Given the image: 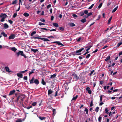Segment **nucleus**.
Returning a JSON list of instances; mask_svg holds the SVG:
<instances>
[{"mask_svg":"<svg viewBox=\"0 0 122 122\" xmlns=\"http://www.w3.org/2000/svg\"><path fill=\"white\" fill-rule=\"evenodd\" d=\"M28 71V70H25L24 71H21L20 72V73H25V72H26Z\"/></svg>","mask_w":122,"mask_h":122,"instance_id":"nucleus-55","label":"nucleus"},{"mask_svg":"<svg viewBox=\"0 0 122 122\" xmlns=\"http://www.w3.org/2000/svg\"><path fill=\"white\" fill-rule=\"evenodd\" d=\"M35 84L36 85H38L39 83V80L37 79H35Z\"/></svg>","mask_w":122,"mask_h":122,"instance_id":"nucleus-15","label":"nucleus"},{"mask_svg":"<svg viewBox=\"0 0 122 122\" xmlns=\"http://www.w3.org/2000/svg\"><path fill=\"white\" fill-rule=\"evenodd\" d=\"M112 18V16H111L109 19V20H108V24H109L110 23V22L111 21Z\"/></svg>","mask_w":122,"mask_h":122,"instance_id":"nucleus-34","label":"nucleus"},{"mask_svg":"<svg viewBox=\"0 0 122 122\" xmlns=\"http://www.w3.org/2000/svg\"><path fill=\"white\" fill-rule=\"evenodd\" d=\"M16 54L17 55V56L18 57L19 55L20 54L21 55L23 56L25 58H27V56L22 51H19V52H16Z\"/></svg>","mask_w":122,"mask_h":122,"instance_id":"nucleus-2","label":"nucleus"},{"mask_svg":"<svg viewBox=\"0 0 122 122\" xmlns=\"http://www.w3.org/2000/svg\"><path fill=\"white\" fill-rule=\"evenodd\" d=\"M53 43H57L59 46L61 45L63 46L64 45L62 43L60 42L59 41H54L52 42Z\"/></svg>","mask_w":122,"mask_h":122,"instance_id":"nucleus-9","label":"nucleus"},{"mask_svg":"<svg viewBox=\"0 0 122 122\" xmlns=\"http://www.w3.org/2000/svg\"><path fill=\"white\" fill-rule=\"evenodd\" d=\"M99 109V107H97L96 108L95 110V111L96 112H97L98 111Z\"/></svg>","mask_w":122,"mask_h":122,"instance_id":"nucleus-37","label":"nucleus"},{"mask_svg":"<svg viewBox=\"0 0 122 122\" xmlns=\"http://www.w3.org/2000/svg\"><path fill=\"white\" fill-rule=\"evenodd\" d=\"M40 29H41V30H46V31H47L48 30V29H46V28H40Z\"/></svg>","mask_w":122,"mask_h":122,"instance_id":"nucleus-52","label":"nucleus"},{"mask_svg":"<svg viewBox=\"0 0 122 122\" xmlns=\"http://www.w3.org/2000/svg\"><path fill=\"white\" fill-rule=\"evenodd\" d=\"M91 55L90 54H88L86 56V58H89L90 56Z\"/></svg>","mask_w":122,"mask_h":122,"instance_id":"nucleus-59","label":"nucleus"},{"mask_svg":"<svg viewBox=\"0 0 122 122\" xmlns=\"http://www.w3.org/2000/svg\"><path fill=\"white\" fill-rule=\"evenodd\" d=\"M72 16L74 17L77 18L78 17L77 15L75 14H73Z\"/></svg>","mask_w":122,"mask_h":122,"instance_id":"nucleus-56","label":"nucleus"},{"mask_svg":"<svg viewBox=\"0 0 122 122\" xmlns=\"http://www.w3.org/2000/svg\"><path fill=\"white\" fill-rule=\"evenodd\" d=\"M122 42H120L118 43L117 44V47H119L120 45H122Z\"/></svg>","mask_w":122,"mask_h":122,"instance_id":"nucleus-43","label":"nucleus"},{"mask_svg":"<svg viewBox=\"0 0 122 122\" xmlns=\"http://www.w3.org/2000/svg\"><path fill=\"white\" fill-rule=\"evenodd\" d=\"M7 16V15L5 13H1L0 15V17L2 18L0 21L3 22L5 21V19L6 18Z\"/></svg>","mask_w":122,"mask_h":122,"instance_id":"nucleus-1","label":"nucleus"},{"mask_svg":"<svg viewBox=\"0 0 122 122\" xmlns=\"http://www.w3.org/2000/svg\"><path fill=\"white\" fill-rule=\"evenodd\" d=\"M59 29L61 31H63L64 30V28L62 27H60Z\"/></svg>","mask_w":122,"mask_h":122,"instance_id":"nucleus-53","label":"nucleus"},{"mask_svg":"<svg viewBox=\"0 0 122 122\" xmlns=\"http://www.w3.org/2000/svg\"><path fill=\"white\" fill-rule=\"evenodd\" d=\"M40 20V21L43 22H44L45 21V20L43 18L41 19Z\"/></svg>","mask_w":122,"mask_h":122,"instance_id":"nucleus-49","label":"nucleus"},{"mask_svg":"<svg viewBox=\"0 0 122 122\" xmlns=\"http://www.w3.org/2000/svg\"><path fill=\"white\" fill-rule=\"evenodd\" d=\"M36 33V31H34L32 32L31 33V36H33V35L35 34Z\"/></svg>","mask_w":122,"mask_h":122,"instance_id":"nucleus-38","label":"nucleus"},{"mask_svg":"<svg viewBox=\"0 0 122 122\" xmlns=\"http://www.w3.org/2000/svg\"><path fill=\"white\" fill-rule=\"evenodd\" d=\"M22 120L20 119H18L16 121V122H22Z\"/></svg>","mask_w":122,"mask_h":122,"instance_id":"nucleus-42","label":"nucleus"},{"mask_svg":"<svg viewBox=\"0 0 122 122\" xmlns=\"http://www.w3.org/2000/svg\"><path fill=\"white\" fill-rule=\"evenodd\" d=\"M53 91L51 89H49L48 90V95H50L51 94L53 93Z\"/></svg>","mask_w":122,"mask_h":122,"instance_id":"nucleus-14","label":"nucleus"},{"mask_svg":"<svg viewBox=\"0 0 122 122\" xmlns=\"http://www.w3.org/2000/svg\"><path fill=\"white\" fill-rule=\"evenodd\" d=\"M55 36H56V35H54V36H49L47 37L48 38H54V37H56Z\"/></svg>","mask_w":122,"mask_h":122,"instance_id":"nucleus-41","label":"nucleus"},{"mask_svg":"<svg viewBox=\"0 0 122 122\" xmlns=\"http://www.w3.org/2000/svg\"><path fill=\"white\" fill-rule=\"evenodd\" d=\"M3 27L5 29H6L8 28L9 26L7 24L5 23L4 24Z\"/></svg>","mask_w":122,"mask_h":122,"instance_id":"nucleus-11","label":"nucleus"},{"mask_svg":"<svg viewBox=\"0 0 122 122\" xmlns=\"http://www.w3.org/2000/svg\"><path fill=\"white\" fill-rule=\"evenodd\" d=\"M24 98V96L23 95H20L17 98V101H18L20 102L22 101L23 100Z\"/></svg>","mask_w":122,"mask_h":122,"instance_id":"nucleus-4","label":"nucleus"},{"mask_svg":"<svg viewBox=\"0 0 122 122\" xmlns=\"http://www.w3.org/2000/svg\"><path fill=\"white\" fill-rule=\"evenodd\" d=\"M69 25L71 27H73L75 26V25L74 23H69Z\"/></svg>","mask_w":122,"mask_h":122,"instance_id":"nucleus-17","label":"nucleus"},{"mask_svg":"<svg viewBox=\"0 0 122 122\" xmlns=\"http://www.w3.org/2000/svg\"><path fill=\"white\" fill-rule=\"evenodd\" d=\"M80 21L82 23H84L86 21V20L85 18H84L81 20Z\"/></svg>","mask_w":122,"mask_h":122,"instance_id":"nucleus-24","label":"nucleus"},{"mask_svg":"<svg viewBox=\"0 0 122 122\" xmlns=\"http://www.w3.org/2000/svg\"><path fill=\"white\" fill-rule=\"evenodd\" d=\"M17 3V0H14L13 1L12 3H11V4H15Z\"/></svg>","mask_w":122,"mask_h":122,"instance_id":"nucleus-28","label":"nucleus"},{"mask_svg":"<svg viewBox=\"0 0 122 122\" xmlns=\"http://www.w3.org/2000/svg\"><path fill=\"white\" fill-rule=\"evenodd\" d=\"M32 107V106H30L29 107H28L26 108L27 109H29Z\"/></svg>","mask_w":122,"mask_h":122,"instance_id":"nucleus-64","label":"nucleus"},{"mask_svg":"<svg viewBox=\"0 0 122 122\" xmlns=\"http://www.w3.org/2000/svg\"><path fill=\"white\" fill-rule=\"evenodd\" d=\"M72 76H73V78L74 79L75 81L78 80L79 79V76L77 74L75 73L73 74Z\"/></svg>","mask_w":122,"mask_h":122,"instance_id":"nucleus-3","label":"nucleus"},{"mask_svg":"<svg viewBox=\"0 0 122 122\" xmlns=\"http://www.w3.org/2000/svg\"><path fill=\"white\" fill-rule=\"evenodd\" d=\"M43 38L42 39H41V40H43L45 41H49V40H48L47 38Z\"/></svg>","mask_w":122,"mask_h":122,"instance_id":"nucleus-30","label":"nucleus"},{"mask_svg":"<svg viewBox=\"0 0 122 122\" xmlns=\"http://www.w3.org/2000/svg\"><path fill=\"white\" fill-rule=\"evenodd\" d=\"M23 15L24 16H25V17H28V16H29V14L26 12L24 13L23 14Z\"/></svg>","mask_w":122,"mask_h":122,"instance_id":"nucleus-20","label":"nucleus"},{"mask_svg":"<svg viewBox=\"0 0 122 122\" xmlns=\"http://www.w3.org/2000/svg\"><path fill=\"white\" fill-rule=\"evenodd\" d=\"M1 34L3 35V36L5 37H7V34H5L4 32H2L1 33Z\"/></svg>","mask_w":122,"mask_h":122,"instance_id":"nucleus-19","label":"nucleus"},{"mask_svg":"<svg viewBox=\"0 0 122 122\" xmlns=\"http://www.w3.org/2000/svg\"><path fill=\"white\" fill-rule=\"evenodd\" d=\"M78 97V95H76L75 96L73 97L71 101L76 100Z\"/></svg>","mask_w":122,"mask_h":122,"instance_id":"nucleus-26","label":"nucleus"},{"mask_svg":"<svg viewBox=\"0 0 122 122\" xmlns=\"http://www.w3.org/2000/svg\"><path fill=\"white\" fill-rule=\"evenodd\" d=\"M23 79L24 80H27V76H24L23 78Z\"/></svg>","mask_w":122,"mask_h":122,"instance_id":"nucleus-62","label":"nucleus"},{"mask_svg":"<svg viewBox=\"0 0 122 122\" xmlns=\"http://www.w3.org/2000/svg\"><path fill=\"white\" fill-rule=\"evenodd\" d=\"M95 70H93L90 73H89V75L90 76H91L92 75L93 73L95 71Z\"/></svg>","mask_w":122,"mask_h":122,"instance_id":"nucleus-27","label":"nucleus"},{"mask_svg":"<svg viewBox=\"0 0 122 122\" xmlns=\"http://www.w3.org/2000/svg\"><path fill=\"white\" fill-rule=\"evenodd\" d=\"M15 36V35L13 34H11L9 36V39H13L14 38Z\"/></svg>","mask_w":122,"mask_h":122,"instance_id":"nucleus-6","label":"nucleus"},{"mask_svg":"<svg viewBox=\"0 0 122 122\" xmlns=\"http://www.w3.org/2000/svg\"><path fill=\"white\" fill-rule=\"evenodd\" d=\"M84 49V48H82L81 49L78 50L76 51V53H78L81 52L82 51H83Z\"/></svg>","mask_w":122,"mask_h":122,"instance_id":"nucleus-13","label":"nucleus"},{"mask_svg":"<svg viewBox=\"0 0 122 122\" xmlns=\"http://www.w3.org/2000/svg\"><path fill=\"white\" fill-rule=\"evenodd\" d=\"M48 30H50V31H56V30L55 29H52L50 30L48 29Z\"/></svg>","mask_w":122,"mask_h":122,"instance_id":"nucleus-47","label":"nucleus"},{"mask_svg":"<svg viewBox=\"0 0 122 122\" xmlns=\"http://www.w3.org/2000/svg\"><path fill=\"white\" fill-rule=\"evenodd\" d=\"M25 8L27 9H28L30 7V6L28 5H25Z\"/></svg>","mask_w":122,"mask_h":122,"instance_id":"nucleus-36","label":"nucleus"},{"mask_svg":"<svg viewBox=\"0 0 122 122\" xmlns=\"http://www.w3.org/2000/svg\"><path fill=\"white\" fill-rule=\"evenodd\" d=\"M41 83L43 85H45L46 83V82H45L43 79H42Z\"/></svg>","mask_w":122,"mask_h":122,"instance_id":"nucleus-18","label":"nucleus"},{"mask_svg":"<svg viewBox=\"0 0 122 122\" xmlns=\"http://www.w3.org/2000/svg\"><path fill=\"white\" fill-rule=\"evenodd\" d=\"M5 69L6 70V72H8L9 73L10 72H13L11 70H10L9 68L7 66L5 67Z\"/></svg>","mask_w":122,"mask_h":122,"instance_id":"nucleus-10","label":"nucleus"},{"mask_svg":"<svg viewBox=\"0 0 122 122\" xmlns=\"http://www.w3.org/2000/svg\"><path fill=\"white\" fill-rule=\"evenodd\" d=\"M83 12L85 14H87L88 13V10H85Z\"/></svg>","mask_w":122,"mask_h":122,"instance_id":"nucleus-40","label":"nucleus"},{"mask_svg":"<svg viewBox=\"0 0 122 122\" xmlns=\"http://www.w3.org/2000/svg\"><path fill=\"white\" fill-rule=\"evenodd\" d=\"M34 78L33 77L30 80V84H32L33 83V80H34Z\"/></svg>","mask_w":122,"mask_h":122,"instance_id":"nucleus-23","label":"nucleus"},{"mask_svg":"<svg viewBox=\"0 0 122 122\" xmlns=\"http://www.w3.org/2000/svg\"><path fill=\"white\" fill-rule=\"evenodd\" d=\"M102 95H101L100 97V101L101 102L102 101Z\"/></svg>","mask_w":122,"mask_h":122,"instance_id":"nucleus-48","label":"nucleus"},{"mask_svg":"<svg viewBox=\"0 0 122 122\" xmlns=\"http://www.w3.org/2000/svg\"><path fill=\"white\" fill-rule=\"evenodd\" d=\"M8 22L11 24H12L13 23V21L11 20H9Z\"/></svg>","mask_w":122,"mask_h":122,"instance_id":"nucleus-58","label":"nucleus"},{"mask_svg":"<svg viewBox=\"0 0 122 122\" xmlns=\"http://www.w3.org/2000/svg\"><path fill=\"white\" fill-rule=\"evenodd\" d=\"M51 7V5L50 4H49L47 5V9H48L49 8Z\"/></svg>","mask_w":122,"mask_h":122,"instance_id":"nucleus-61","label":"nucleus"},{"mask_svg":"<svg viewBox=\"0 0 122 122\" xmlns=\"http://www.w3.org/2000/svg\"><path fill=\"white\" fill-rule=\"evenodd\" d=\"M40 37L38 35H36L33 36V37H32L31 38L32 39H42L43 38H42L39 37Z\"/></svg>","mask_w":122,"mask_h":122,"instance_id":"nucleus-5","label":"nucleus"},{"mask_svg":"<svg viewBox=\"0 0 122 122\" xmlns=\"http://www.w3.org/2000/svg\"><path fill=\"white\" fill-rule=\"evenodd\" d=\"M105 113H107V114H108V108H106L105 109Z\"/></svg>","mask_w":122,"mask_h":122,"instance_id":"nucleus-35","label":"nucleus"},{"mask_svg":"<svg viewBox=\"0 0 122 122\" xmlns=\"http://www.w3.org/2000/svg\"><path fill=\"white\" fill-rule=\"evenodd\" d=\"M102 117L99 116L98 118V121L99 122H101V120Z\"/></svg>","mask_w":122,"mask_h":122,"instance_id":"nucleus-50","label":"nucleus"},{"mask_svg":"<svg viewBox=\"0 0 122 122\" xmlns=\"http://www.w3.org/2000/svg\"><path fill=\"white\" fill-rule=\"evenodd\" d=\"M53 25L55 27H59V25L58 23H54L53 24Z\"/></svg>","mask_w":122,"mask_h":122,"instance_id":"nucleus-21","label":"nucleus"},{"mask_svg":"<svg viewBox=\"0 0 122 122\" xmlns=\"http://www.w3.org/2000/svg\"><path fill=\"white\" fill-rule=\"evenodd\" d=\"M93 106V102L92 101H91V103L90 105V107H92Z\"/></svg>","mask_w":122,"mask_h":122,"instance_id":"nucleus-60","label":"nucleus"},{"mask_svg":"<svg viewBox=\"0 0 122 122\" xmlns=\"http://www.w3.org/2000/svg\"><path fill=\"white\" fill-rule=\"evenodd\" d=\"M94 5V4H92V5L90 6V7H89L88 8V9H91L92 8L93 6Z\"/></svg>","mask_w":122,"mask_h":122,"instance_id":"nucleus-46","label":"nucleus"},{"mask_svg":"<svg viewBox=\"0 0 122 122\" xmlns=\"http://www.w3.org/2000/svg\"><path fill=\"white\" fill-rule=\"evenodd\" d=\"M17 75L18 77H20V78H22L23 77V75L22 73H18Z\"/></svg>","mask_w":122,"mask_h":122,"instance_id":"nucleus-12","label":"nucleus"},{"mask_svg":"<svg viewBox=\"0 0 122 122\" xmlns=\"http://www.w3.org/2000/svg\"><path fill=\"white\" fill-rule=\"evenodd\" d=\"M36 104L37 102H35L33 103L31 105L33 106H35L36 105Z\"/></svg>","mask_w":122,"mask_h":122,"instance_id":"nucleus-51","label":"nucleus"},{"mask_svg":"<svg viewBox=\"0 0 122 122\" xmlns=\"http://www.w3.org/2000/svg\"><path fill=\"white\" fill-rule=\"evenodd\" d=\"M118 8V6H117L116 8H114L112 11V13H114L117 10V9Z\"/></svg>","mask_w":122,"mask_h":122,"instance_id":"nucleus-29","label":"nucleus"},{"mask_svg":"<svg viewBox=\"0 0 122 122\" xmlns=\"http://www.w3.org/2000/svg\"><path fill=\"white\" fill-rule=\"evenodd\" d=\"M15 91H16L14 89H13V90L10 91L8 95L9 96H10L13 95L15 93Z\"/></svg>","mask_w":122,"mask_h":122,"instance_id":"nucleus-7","label":"nucleus"},{"mask_svg":"<svg viewBox=\"0 0 122 122\" xmlns=\"http://www.w3.org/2000/svg\"><path fill=\"white\" fill-rule=\"evenodd\" d=\"M38 118L41 120H43L45 118V117H41V116H39L38 117Z\"/></svg>","mask_w":122,"mask_h":122,"instance_id":"nucleus-31","label":"nucleus"},{"mask_svg":"<svg viewBox=\"0 0 122 122\" xmlns=\"http://www.w3.org/2000/svg\"><path fill=\"white\" fill-rule=\"evenodd\" d=\"M11 50L14 52H15L17 50V49L15 47H13L11 49Z\"/></svg>","mask_w":122,"mask_h":122,"instance_id":"nucleus-25","label":"nucleus"},{"mask_svg":"<svg viewBox=\"0 0 122 122\" xmlns=\"http://www.w3.org/2000/svg\"><path fill=\"white\" fill-rule=\"evenodd\" d=\"M17 15V14L16 13H15L13 15V18H15L16 17Z\"/></svg>","mask_w":122,"mask_h":122,"instance_id":"nucleus-39","label":"nucleus"},{"mask_svg":"<svg viewBox=\"0 0 122 122\" xmlns=\"http://www.w3.org/2000/svg\"><path fill=\"white\" fill-rule=\"evenodd\" d=\"M31 50L32 51H33L34 53H35L38 51V50L37 49H35L33 48H31Z\"/></svg>","mask_w":122,"mask_h":122,"instance_id":"nucleus-16","label":"nucleus"},{"mask_svg":"<svg viewBox=\"0 0 122 122\" xmlns=\"http://www.w3.org/2000/svg\"><path fill=\"white\" fill-rule=\"evenodd\" d=\"M110 56H108L105 59V61H107L108 60L110 59Z\"/></svg>","mask_w":122,"mask_h":122,"instance_id":"nucleus-33","label":"nucleus"},{"mask_svg":"<svg viewBox=\"0 0 122 122\" xmlns=\"http://www.w3.org/2000/svg\"><path fill=\"white\" fill-rule=\"evenodd\" d=\"M86 90L88 92V93L89 94H90L92 93V91L90 90V88L89 87H87Z\"/></svg>","mask_w":122,"mask_h":122,"instance_id":"nucleus-8","label":"nucleus"},{"mask_svg":"<svg viewBox=\"0 0 122 122\" xmlns=\"http://www.w3.org/2000/svg\"><path fill=\"white\" fill-rule=\"evenodd\" d=\"M84 111L86 112V114H88V110L86 108H85Z\"/></svg>","mask_w":122,"mask_h":122,"instance_id":"nucleus-45","label":"nucleus"},{"mask_svg":"<svg viewBox=\"0 0 122 122\" xmlns=\"http://www.w3.org/2000/svg\"><path fill=\"white\" fill-rule=\"evenodd\" d=\"M102 3H101L98 6V8H100L102 6Z\"/></svg>","mask_w":122,"mask_h":122,"instance_id":"nucleus-54","label":"nucleus"},{"mask_svg":"<svg viewBox=\"0 0 122 122\" xmlns=\"http://www.w3.org/2000/svg\"><path fill=\"white\" fill-rule=\"evenodd\" d=\"M92 12H90L89 13H88L87 14V16H90L91 15H92Z\"/></svg>","mask_w":122,"mask_h":122,"instance_id":"nucleus-63","label":"nucleus"},{"mask_svg":"<svg viewBox=\"0 0 122 122\" xmlns=\"http://www.w3.org/2000/svg\"><path fill=\"white\" fill-rule=\"evenodd\" d=\"M56 75L55 74H54L51 76L50 78L51 79L55 78H56Z\"/></svg>","mask_w":122,"mask_h":122,"instance_id":"nucleus-22","label":"nucleus"},{"mask_svg":"<svg viewBox=\"0 0 122 122\" xmlns=\"http://www.w3.org/2000/svg\"><path fill=\"white\" fill-rule=\"evenodd\" d=\"M39 24L40 25H45V24L42 22H39Z\"/></svg>","mask_w":122,"mask_h":122,"instance_id":"nucleus-44","label":"nucleus"},{"mask_svg":"<svg viewBox=\"0 0 122 122\" xmlns=\"http://www.w3.org/2000/svg\"><path fill=\"white\" fill-rule=\"evenodd\" d=\"M102 42L104 43H106L107 42V40L106 39H104L102 40Z\"/></svg>","mask_w":122,"mask_h":122,"instance_id":"nucleus-32","label":"nucleus"},{"mask_svg":"<svg viewBox=\"0 0 122 122\" xmlns=\"http://www.w3.org/2000/svg\"><path fill=\"white\" fill-rule=\"evenodd\" d=\"M34 73V71H31L30 72L29 74V76H30V75L33 73Z\"/></svg>","mask_w":122,"mask_h":122,"instance_id":"nucleus-57","label":"nucleus"}]
</instances>
